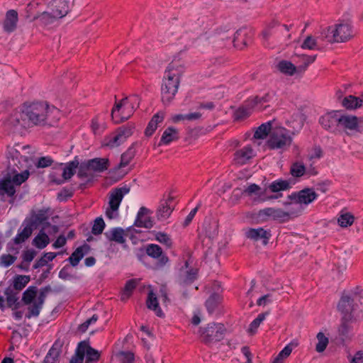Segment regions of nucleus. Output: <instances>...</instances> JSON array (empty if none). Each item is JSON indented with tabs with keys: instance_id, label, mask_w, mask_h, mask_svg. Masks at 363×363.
<instances>
[{
	"instance_id": "1",
	"label": "nucleus",
	"mask_w": 363,
	"mask_h": 363,
	"mask_svg": "<svg viewBox=\"0 0 363 363\" xmlns=\"http://www.w3.org/2000/svg\"><path fill=\"white\" fill-rule=\"evenodd\" d=\"M183 72V67L175 62H170L165 69L161 85V100L165 106L174 99Z\"/></svg>"
},
{
	"instance_id": "2",
	"label": "nucleus",
	"mask_w": 363,
	"mask_h": 363,
	"mask_svg": "<svg viewBox=\"0 0 363 363\" xmlns=\"http://www.w3.org/2000/svg\"><path fill=\"white\" fill-rule=\"evenodd\" d=\"M49 109L50 106L46 102L24 103L22 113L33 125H44L46 122Z\"/></svg>"
},
{
	"instance_id": "3",
	"label": "nucleus",
	"mask_w": 363,
	"mask_h": 363,
	"mask_svg": "<svg viewBox=\"0 0 363 363\" xmlns=\"http://www.w3.org/2000/svg\"><path fill=\"white\" fill-rule=\"evenodd\" d=\"M360 296L357 293L352 294H343L337 304V309L341 313L342 316L360 318L362 316V311L358 310L357 301H359Z\"/></svg>"
},
{
	"instance_id": "4",
	"label": "nucleus",
	"mask_w": 363,
	"mask_h": 363,
	"mask_svg": "<svg viewBox=\"0 0 363 363\" xmlns=\"http://www.w3.org/2000/svg\"><path fill=\"white\" fill-rule=\"evenodd\" d=\"M135 108L127 97L116 101L111 110V118L116 124L127 121L134 113Z\"/></svg>"
},
{
	"instance_id": "5",
	"label": "nucleus",
	"mask_w": 363,
	"mask_h": 363,
	"mask_svg": "<svg viewBox=\"0 0 363 363\" xmlns=\"http://www.w3.org/2000/svg\"><path fill=\"white\" fill-rule=\"evenodd\" d=\"M199 331L201 341L206 345H209L223 339L225 328L222 323H211L206 327L201 328Z\"/></svg>"
},
{
	"instance_id": "6",
	"label": "nucleus",
	"mask_w": 363,
	"mask_h": 363,
	"mask_svg": "<svg viewBox=\"0 0 363 363\" xmlns=\"http://www.w3.org/2000/svg\"><path fill=\"white\" fill-rule=\"evenodd\" d=\"M292 138L285 128H279L274 130L267 141V145L270 149H284L291 144Z\"/></svg>"
},
{
	"instance_id": "7",
	"label": "nucleus",
	"mask_w": 363,
	"mask_h": 363,
	"mask_svg": "<svg viewBox=\"0 0 363 363\" xmlns=\"http://www.w3.org/2000/svg\"><path fill=\"white\" fill-rule=\"evenodd\" d=\"M257 218L261 221H267L272 218L273 220L283 223L291 219V214L281 208H265L259 211Z\"/></svg>"
},
{
	"instance_id": "8",
	"label": "nucleus",
	"mask_w": 363,
	"mask_h": 363,
	"mask_svg": "<svg viewBox=\"0 0 363 363\" xmlns=\"http://www.w3.org/2000/svg\"><path fill=\"white\" fill-rule=\"evenodd\" d=\"M348 135L360 133L359 118L355 116L340 113L339 125Z\"/></svg>"
},
{
	"instance_id": "9",
	"label": "nucleus",
	"mask_w": 363,
	"mask_h": 363,
	"mask_svg": "<svg viewBox=\"0 0 363 363\" xmlns=\"http://www.w3.org/2000/svg\"><path fill=\"white\" fill-rule=\"evenodd\" d=\"M213 287L215 291L209 296L205 302V306L209 314H213L218 308L223 299L220 282L215 281Z\"/></svg>"
},
{
	"instance_id": "10",
	"label": "nucleus",
	"mask_w": 363,
	"mask_h": 363,
	"mask_svg": "<svg viewBox=\"0 0 363 363\" xmlns=\"http://www.w3.org/2000/svg\"><path fill=\"white\" fill-rule=\"evenodd\" d=\"M145 253L150 257L157 259L156 266L164 267L169 261V257L163 252L162 247L157 244H148L145 247Z\"/></svg>"
},
{
	"instance_id": "11",
	"label": "nucleus",
	"mask_w": 363,
	"mask_h": 363,
	"mask_svg": "<svg viewBox=\"0 0 363 363\" xmlns=\"http://www.w3.org/2000/svg\"><path fill=\"white\" fill-rule=\"evenodd\" d=\"M254 32L252 29L242 28L238 30L233 38L234 46L238 49H243L252 42Z\"/></svg>"
},
{
	"instance_id": "12",
	"label": "nucleus",
	"mask_w": 363,
	"mask_h": 363,
	"mask_svg": "<svg viewBox=\"0 0 363 363\" xmlns=\"http://www.w3.org/2000/svg\"><path fill=\"white\" fill-rule=\"evenodd\" d=\"M175 206L174 197L170 194L167 199L160 201L159 207L157 210V218L160 220L168 218L172 214Z\"/></svg>"
},
{
	"instance_id": "13",
	"label": "nucleus",
	"mask_w": 363,
	"mask_h": 363,
	"mask_svg": "<svg viewBox=\"0 0 363 363\" xmlns=\"http://www.w3.org/2000/svg\"><path fill=\"white\" fill-rule=\"evenodd\" d=\"M318 196V194L312 188H305L298 192L289 196V199L294 200L297 203L308 205L312 203Z\"/></svg>"
},
{
	"instance_id": "14",
	"label": "nucleus",
	"mask_w": 363,
	"mask_h": 363,
	"mask_svg": "<svg viewBox=\"0 0 363 363\" xmlns=\"http://www.w3.org/2000/svg\"><path fill=\"white\" fill-rule=\"evenodd\" d=\"M189 268V262L186 261L177 275V282L179 285L185 286L191 284L197 278V269Z\"/></svg>"
},
{
	"instance_id": "15",
	"label": "nucleus",
	"mask_w": 363,
	"mask_h": 363,
	"mask_svg": "<svg viewBox=\"0 0 363 363\" xmlns=\"http://www.w3.org/2000/svg\"><path fill=\"white\" fill-rule=\"evenodd\" d=\"M340 111H331L325 113L319 118V123L326 130L334 132L336 126L339 125Z\"/></svg>"
},
{
	"instance_id": "16",
	"label": "nucleus",
	"mask_w": 363,
	"mask_h": 363,
	"mask_svg": "<svg viewBox=\"0 0 363 363\" xmlns=\"http://www.w3.org/2000/svg\"><path fill=\"white\" fill-rule=\"evenodd\" d=\"M130 191V187L125 185L115 188L110 192L109 206L112 211H118L123 196Z\"/></svg>"
},
{
	"instance_id": "17",
	"label": "nucleus",
	"mask_w": 363,
	"mask_h": 363,
	"mask_svg": "<svg viewBox=\"0 0 363 363\" xmlns=\"http://www.w3.org/2000/svg\"><path fill=\"white\" fill-rule=\"evenodd\" d=\"M79 162L77 157H75L74 160L67 162L64 167L63 163L59 164V166L62 169V179L55 180V184L60 185L63 184L66 180L69 179L76 172V169L78 167Z\"/></svg>"
},
{
	"instance_id": "18",
	"label": "nucleus",
	"mask_w": 363,
	"mask_h": 363,
	"mask_svg": "<svg viewBox=\"0 0 363 363\" xmlns=\"http://www.w3.org/2000/svg\"><path fill=\"white\" fill-rule=\"evenodd\" d=\"M335 32L338 35L339 43H345L350 40L353 36L352 26L350 22H341L335 26Z\"/></svg>"
},
{
	"instance_id": "19",
	"label": "nucleus",
	"mask_w": 363,
	"mask_h": 363,
	"mask_svg": "<svg viewBox=\"0 0 363 363\" xmlns=\"http://www.w3.org/2000/svg\"><path fill=\"white\" fill-rule=\"evenodd\" d=\"M50 9L55 18H61L66 16L69 11L68 0H52L50 4Z\"/></svg>"
},
{
	"instance_id": "20",
	"label": "nucleus",
	"mask_w": 363,
	"mask_h": 363,
	"mask_svg": "<svg viewBox=\"0 0 363 363\" xmlns=\"http://www.w3.org/2000/svg\"><path fill=\"white\" fill-rule=\"evenodd\" d=\"M63 342L60 339L55 340L47 353L43 363H60V356L62 352Z\"/></svg>"
},
{
	"instance_id": "21",
	"label": "nucleus",
	"mask_w": 363,
	"mask_h": 363,
	"mask_svg": "<svg viewBox=\"0 0 363 363\" xmlns=\"http://www.w3.org/2000/svg\"><path fill=\"white\" fill-rule=\"evenodd\" d=\"M82 347L84 357H86L85 363H97L101 357V352L91 347L89 341H82L79 342Z\"/></svg>"
},
{
	"instance_id": "22",
	"label": "nucleus",
	"mask_w": 363,
	"mask_h": 363,
	"mask_svg": "<svg viewBox=\"0 0 363 363\" xmlns=\"http://www.w3.org/2000/svg\"><path fill=\"white\" fill-rule=\"evenodd\" d=\"M47 210L40 209L37 213L32 216L31 218L25 220L24 223H28L33 230L36 229L38 225L43 224L45 227L50 226V223L47 222L48 216Z\"/></svg>"
},
{
	"instance_id": "23",
	"label": "nucleus",
	"mask_w": 363,
	"mask_h": 363,
	"mask_svg": "<svg viewBox=\"0 0 363 363\" xmlns=\"http://www.w3.org/2000/svg\"><path fill=\"white\" fill-rule=\"evenodd\" d=\"M18 21V12L14 9L7 11L3 22L4 30L8 33L13 32L17 28Z\"/></svg>"
},
{
	"instance_id": "24",
	"label": "nucleus",
	"mask_w": 363,
	"mask_h": 363,
	"mask_svg": "<svg viewBox=\"0 0 363 363\" xmlns=\"http://www.w3.org/2000/svg\"><path fill=\"white\" fill-rule=\"evenodd\" d=\"M255 108V102L248 99L240 106L234 113V119L235 121H242L248 118Z\"/></svg>"
},
{
	"instance_id": "25",
	"label": "nucleus",
	"mask_w": 363,
	"mask_h": 363,
	"mask_svg": "<svg viewBox=\"0 0 363 363\" xmlns=\"http://www.w3.org/2000/svg\"><path fill=\"white\" fill-rule=\"evenodd\" d=\"M150 213V210L146 207H141L138 212L137 217L134 222V225L139 228H151L153 227V221L150 217H145Z\"/></svg>"
},
{
	"instance_id": "26",
	"label": "nucleus",
	"mask_w": 363,
	"mask_h": 363,
	"mask_svg": "<svg viewBox=\"0 0 363 363\" xmlns=\"http://www.w3.org/2000/svg\"><path fill=\"white\" fill-rule=\"evenodd\" d=\"M359 318L342 316L338 328V334L342 337H347L352 331V324L359 320Z\"/></svg>"
},
{
	"instance_id": "27",
	"label": "nucleus",
	"mask_w": 363,
	"mask_h": 363,
	"mask_svg": "<svg viewBox=\"0 0 363 363\" xmlns=\"http://www.w3.org/2000/svg\"><path fill=\"white\" fill-rule=\"evenodd\" d=\"M246 235L248 238L255 241L262 239L264 245L269 242V240L271 237L270 230H266L262 228H250Z\"/></svg>"
},
{
	"instance_id": "28",
	"label": "nucleus",
	"mask_w": 363,
	"mask_h": 363,
	"mask_svg": "<svg viewBox=\"0 0 363 363\" xmlns=\"http://www.w3.org/2000/svg\"><path fill=\"white\" fill-rule=\"evenodd\" d=\"M253 149L250 145H246L242 148L238 150L234 154V160L237 164H245L252 158Z\"/></svg>"
},
{
	"instance_id": "29",
	"label": "nucleus",
	"mask_w": 363,
	"mask_h": 363,
	"mask_svg": "<svg viewBox=\"0 0 363 363\" xmlns=\"http://www.w3.org/2000/svg\"><path fill=\"white\" fill-rule=\"evenodd\" d=\"M18 293L14 291L11 286H8L4 291L7 307L11 308L13 311H16L21 306V303L18 301Z\"/></svg>"
},
{
	"instance_id": "30",
	"label": "nucleus",
	"mask_w": 363,
	"mask_h": 363,
	"mask_svg": "<svg viewBox=\"0 0 363 363\" xmlns=\"http://www.w3.org/2000/svg\"><path fill=\"white\" fill-rule=\"evenodd\" d=\"M91 247L84 243L82 246L77 247L68 258L70 264L72 267H76L79 263L80 260L84 256L89 252Z\"/></svg>"
},
{
	"instance_id": "31",
	"label": "nucleus",
	"mask_w": 363,
	"mask_h": 363,
	"mask_svg": "<svg viewBox=\"0 0 363 363\" xmlns=\"http://www.w3.org/2000/svg\"><path fill=\"white\" fill-rule=\"evenodd\" d=\"M342 107L347 110H354L363 106V94L362 97H357L353 95H349L344 97L341 101Z\"/></svg>"
},
{
	"instance_id": "32",
	"label": "nucleus",
	"mask_w": 363,
	"mask_h": 363,
	"mask_svg": "<svg viewBox=\"0 0 363 363\" xmlns=\"http://www.w3.org/2000/svg\"><path fill=\"white\" fill-rule=\"evenodd\" d=\"M146 305L147 308L153 311L157 316L160 318L164 317V313L162 312L161 308L159 306L157 298L152 291H149L147 294Z\"/></svg>"
},
{
	"instance_id": "33",
	"label": "nucleus",
	"mask_w": 363,
	"mask_h": 363,
	"mask_svg": "<svg viewBox=\"0 0 363 363\" xmlns=\"http://www.w3.org/2000/svg\"><path fill=\"white\" fill-rule=\"evenodd\" d=\"M87 161L91 170L96 172H103L109 167V160L107 158L96 157Z\"/></svg>"
},
{
	"instance_id": "34",
	"label": "nucleus",
	"mask_w": 363,
	"mask_h": 363,
	"mask_svg": "<svg viewBox=\"0 0 363 363\" xmlns=\"http://www.w3.org/2000/svg\"><path fill=\"white\" fill-rule=\"evenodd\" d=\"M179 138L178 130L174 127H168L164 131L159 145H169L173 141H176Z\"/></svg>"
},
{
	"instance_id": "35",
	"label": "nucleus",
	"mask_w": 363,
	"mask_h": 363,
	"mask_svg": "<svg viewBox=\"0 0 363 363\" xmlns=\"http://www.w3.org/2000/svg\"><path fill=\"white\" fill-rule=\"evenodd\" d=\"M164 118V114L162 112H158L156 114H155L150 121V122L148 123L147 126L145 128V135L147 137L152 135L156 129L157 128L158 124L162 123Z\"/></svg>"
},
{
	"instance_id": "36",
	"label": "nucleus",
	"mask_w": 363,
	"mask_h": 363,
	"mask_svg": "<svg viewBox=\"0 0 363 363\" xmlns=\"http://www.w3.org/2000/svg\"><path fill=\"white\" fill-rule=\"evenodd\" d=\"M106 238L110 241H115L119 244H123L125 242L124 235H128V233H125V230L121 228H114L110 231L105 233Z\"/></svg>"
},
{
	"instance_id": "37",
	"label": "nucleus",
	"mask_w": 363,
	"mask_h": 363,
	"mask_svg": "<svg viewBox=\"0 0 363 363\" xmlns=\"http://www.w3.org/2000/svg\"><path fill=\"white\" fill-rule=\"evenodd\" d=\"M123 143L124 138H122V136L116 130L111 135L105 137L104 139L103 145L113 148L121 145Z\"/></svg>"
},
{
	"instance_id": "38",
	"label": "nucleus",
	"mask_w": 363,
	"mask_h": 363,
	"mask_svg": "<svg viewBox=\"0 0 363 363\" xmlns=\"http://www.w3.org/2000/svg\"><path fill=\"white\" fill-rule=\"evenodd\" d=\"M338 35L335 32V26H328L323 29L320 35V38L322 40H325L330 43H339Z\"/></svg>"
},
{
	"instance_id": "39",
	"label": "nucleus",
	"mask_w": 363,
	"mask_h": 363,
	"mask_svg": "<svg viewBox=\"0 0 363 363\" xmlns=\"http://www.w3.org/2000/svg\"><path fill=\"white\" fill-rule=\"evenodd\" d=\"M33 230H34L28 223H26L24 228L22 230L19 229L18 234L13 239V243L16 245H19L24 242L30 237Z\"/></svg>"
},
{
	"instance_id": "40",
	"label": "nucleus",
	"mask_w": 363,
	"mask_h": 363,
	"mask_svg": "<svg viewBox=\"0 0 363 363\" xmlns=\"http://www.w3.org/2000/svg\"><path fill=\"white\" fill-rule=\"evenodd\" d=\"M30 277L28 275L17 274L13 277V285L11 288L18 292L21 291L29 283Z\"/></svg>"
},
{
	"instance_id": "41",
	"label": "nucleus",
	"mask_w": 363,
	"mask_h": 363,
	"mask_svg": "<svg viewBox=\"0 0 363 363\" xmlns=\"http://www.w3.org/2000/svg\"><path fill=\"white\" fill-rule=\"evenodd\" d=\"M279 26L281 27V29L277 30L276 31L282 32V29H284L286 33L289 31V27L287 25L284 24V25L281 26L278 22L274 21L271 22L268 25L267 28L263 30V32H262L263 38L265 40H268L269 37L274 33V32H273L272 30L274 28H275L276 27H279Z\"/></svg>"
},
{
	"instance_id": "42",
	"label": "nucleus",
	"mask_w": 363,
	"mask_h": 363,
	"mask_svg": "<svg viewBox=\"0 0 363 363\" xmlns=\"http://www.w3.org/2000/svg\"><path fill=\"white\" fill-rule=\"evenodd\" d=\"M278 69L283 74L292 76L297 72L296 67L290 61L281 60L277 65Z\"/></svg>"
},
{
	"instance_id": "43",
	"label": "nucleus",
	"mask_w": 363,
	"mask_h": 363,
	"mask_svg": "<svg viewBox=\"0 0 363 363\" xmlns=\"http://www.w3.org/2000/svg\"><path fill=\"white\" fill-rule=\"evenodd\" d=\"M135 155V150L134 147L130 146L124 153L121 155V162L118 165V168L126 167L130 164L131 160Z\"/></svg>"
},
{
	"instance_id": "44",
	"label": "nucleus",
	"mask_w": 363,
	"mask_h": 363,
	"mask_svg": "<svg viewBox=\"0 0 363 363\" xmlns=\"http://www.w3.org/2000/svg\"><path fill=\"white\" fill-rule=\"evenodd\" d=\"M49 242L48 235L41 230L33 240V245L38 249H43L49 244Z\"/></svg>"
},
{
	"instance_id": "45",
	"label": "nucleus",
	"mask_w": 363,
	"mask_h": 363,
	"mask_svg": "<svg viewBox=\"0 0 363 363\" xmlns=\"http://www.w3.org/2000/svg\"><path fill=\"white\" fill-rule=\"evenodd\" d=\"M38 289L36 286H29L23 293L22 297V301L26 305L31 304L37 295Z\"/></svg>"
},
{
	"instance_id": "46",
	"label": "nucleus",
	"mask_w": 363,
	"mask_h": 363,
	"mask_svg": "<svg viewBox=\"0 0 363 363\" xmlns=\"http://www.w3.org/2000/svg\"><path fill=\"white\" fill-rule=\"evenodd\" d=\"M290 188V185L286 180H276L274 181L269 186V190L273 193H277L280 191H284Z\"/></svg>"
},
{
	"instance_id": "47",
	"label": "nucleus",
	"mask_w": 363,
	"mask_h": 363,
	"mask_svg": "<svg viewBox=\"0 0 363 363\" xmlns=\"http://www.w3.org/2000/svg\"><path fill=\"white\" fill-rule=\"evenodd\" d=\"M272 125L271 123H266L259 125L254 133V138L255 139H264L265 138L269 133L270 132Z\"/></svg>"
},
{
	"instance_id": "48",
	"label": "nucleus",
	"mask_w": 363,
	"mask_h": 363,
	"mask_svg": "<svg viewBox=\"0 0 363 363\" xmlns=\"http://www.w3.org/2000/svg\"><path fill=\"white\" fill-rule=\"evenodd\" d=\"M135 128V123L130 122L119 127L116 130L122 136V138H124L125 142L128 138L133 135Z\"/></svg>"
},
{
	"instance_id": "49",
	"label": "nucleus",
	"mask_w": 363,
	"mask_h": 363,
	"mask_svg": "<svg viewBox=\"0 0 363 363\" xmlns=\"http://www.w3.org/2000/svg\"><path fill=\"white\" fill-rule=\"evenodd\" d=\"M137 284L138 281L136 279H132L127 281L123 289L121 299L128 298L131 296L133 290L136 288Z\"/></svg>"
},
{
	"instance_id": "50",
	"label": "nucleus",
	"mask_w": 363,
	"mask_h": 363,
	"mask_svg": "<svg viewBox=\"0 0 363 363\" xmlns=\"http://www.w3.org/2000/svg\"><path fill=\"white\" fill-rule=\"evenodd\" d=\"M11 179H5L0 183V191H4L9 196L12 197L16 194V189Z\"/></svg>"
},
{
	"instance_id": "51",
	"label": "nucleus",
	"mask_w": 363,
	"mask_h": 363,
	"mask_svg": "<svg viewBox=\"0 0 363 363\" xmlns=\"http://www.w3.org/2000/svg\"><path fill=\"white\" fill-rule=\"evenodd\" d=\"M306 172V167L303 163L296 162L292 164L290 173L294 177H301Z\"/></svg>"
},
{
	"instance_id": "52",
	"label": "nucleus",
	"mask_w": 363,
	"mask_h": 363,
	"mask_svg": "<svg viewBox=\"0 0 363 363\" xmlns=\"http://www.w3.org/2000/svg\"><path fill=\"white\" fill-rule=\"evenodd\" d=\"M316 337L318 342L316 344L315 350L318 352H323L326 349L328 345V338L325 337V335L321 332L317 334Z\"/></svg>"
},
{
	"instance_id": "53",
	"label": "nucleus",
	"mask_w": 363,
	"mask_h": 363,
	"mask_svg": "<svg viewBox=\"0 0 363 363\" xmlns=\"http://www.w3.org/2000/svg\"><path fill=\"white\" fill-rule=\"evenodd\" d=\"M354 220V217L350 213L342 214L338 218L337 222L340 226L347 228L352 225Z\"/></svg>"
},
{
	"instance_id": "54",
	"label": "nucleus",
	"mask_w": 363,
	"mask_h": 363,
	"mask_svg": "<svg viewBox=\"0 0 363 363\" xmlns=\"http://www.w3.org/2000/svg\"><path fill=\"white\" fill-rule=\"evenodd\" d=\"M155 240L164 245L167 248H171L172 246V240L171 238L165 233L157 232L155 233Z\"/></svg>"
},
{
	"instance_id": "55",
	"label": "nucleus",
	"mask_w": 363,
	"mask_h": 363,
	"mask_svg": "<svg viewBox=\"0 0 363 363\" xmlns=\"http://www.w3.org/2000/svg\"><path fill=\"white\" fill-rule=\"evenodd\" d=\"M42 308L43 305L40 304L37 301L33 302L32 305L28 306V313H26V317L27 318H30L31 317L38 316Z\"/></svg>"
},
{
	"instance_id": "56",
	"label": "nucleus",
	"mask_w": 363,
	"mask_h": 363,
	"mask_svg": "<svg viewBox=\"0 0 363 363\" xmlns=\"http://www.w3.org/2000/svg\"><path fill=\"white\" fill-rule=\"evenodd\" d=\"M116 357L121 363H133L135 361L134 354L129 351H121L116 354Z\"/></svg>"
},
{
	"instance_id": "57",
	"label": "nucleus",
	"mask_w": 363,
	"mask_h": 363,
	"mask_svg": "<svg viewBox=\"0 0 363 363\" xmlns=\"http://www.w3.org/2000/svg\"><path fill=\"white\" fill-rule=\"evenodd\" d=\"M243 193L250 196L252 194H255L259 197H262L264 195V191H262L259 185L256 184H251L244 190Z\"/></svg>"
},
{
	"instance_id": "58",
	"label": "nucleus",
	"mask_w": 363,
	"mask_h": 363,
	"mask_svg": "<svg viewBox=\"0 0 363 363\" xmlns=\"http://www.w3.org/2000/svg\"><path fill=\"white\" fill-rule=\"evenodd\" d=\"M74 190L72 188L64 187L57 194V199L60 201H67L68 199L71 198L74 195Z\"/></svg>"
},
{
	"instance_id": "59",
	"label": "nucleus",
	"mask_w": 363,
	"mask_h": 363,
	"mask_svg": "<svg viewBox=\"0 0 363 363\" xmlns=\"http://www.w3.org/2000/svg\"><path fill=\"white\" fill-rule=\"evenodd\" d=\"M105 228V223L101 218H97L94 220V223L93 225L91 233L95 235H98L102 233L104 229Z\"/></svg>"
},
{
	"instance_id": "60",
	"label": "nucleus",
	"mask_w": 363,
	"mask_h": 363,
	"mask_svg": "<svg viewBox=\"0 0 363 363\" xmlns=\"http://www.w3.org/2000/svg\"><path fill=\"white\" fill-rule=\"evenodd\" d=\"M29 177V171L26 169L21 173H17L13 175L12 182L16 185H21L22 183L26 182Z\"/></svg>"
},
{
	"instance_id": "61",
	"label": "nucleus",
	"mask_w": 363,
	"mask_h": 363,
	"mask_svg": "<svg viewBox=\"0 0 363 363\" xmlns=\"http://www.w3.org/2000/svg\"><path fill=\"white\" fill-rule=\"evenodd\" d=\"M16 257L10 254H3L0 257V265L4 267H9L14 263Z\"/></svg>"
},
{
	"instance_id": "62",
	"label": "nucleus",
	"mask_w": 363,
	"mask_h": 363,
	"mask_svg": "<svg viewBox=\"0 0 363 363\" xmlns=\"http://www.w3.org/2000/svg\"><path fill=\"white\" fill-rule=\"evenodd\" d=\"M84 359L82 347H81L80 343L79 342L74 354L70 359L69 363H83Z\"/></svg>"
},
{
	"instance_id": "63",
	"label": "nucleus",
	"mask_w": 363,
	"mask_h": 363,
	"mask_svg": "<svg viewBox=\"0 0 363 363\" xmlns=\"http://www.w3.org/2000/svg\"><path fill=\"white\" fill-rule=\"evenodd\" d=\"M77 176L80 179L86 178L89 177L88 171L91 170L90 167L88 165V161L82 162L78 166Z\"/></svg>"
},
{
	"instance_id": "64",
	"label": "nucleus",
	"mask_w": 363,
	"mask_h": 363,
	"mask_svg": "<svg viewBox=\"0 0 363 363\" xmlns=\"http://www.w3.org/2000/svg\"><path fill=\"white\" fill-rule=\"evenodd\" d=\"M317 47V42L315 38L313 36H308L301 45L303 49L315 50Z\"/></svg>"
}]
</instances>
